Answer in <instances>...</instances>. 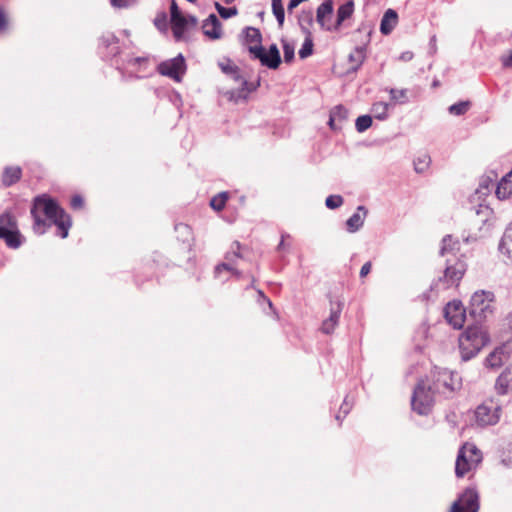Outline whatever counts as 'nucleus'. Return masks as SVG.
I'll return each mask as SVG.
<instances>
[{"instance_id":"nucleus-13","label":"nucleus","mask_w":512,"mask_h":512,"mask_svg":"<svg viewBox=\"0 0 512 512\" xmlns=\"http://www.w3.org/2000/svg\"><path fill=\"white\" fill-rule=\"evenodd\" d=\"M333 15V1L324 0L317 8L316 20L320 26L327 30V26H333L331 18Z\"/></svg>"},{"instance_id":"nucleus-39","label":"nucleus","mask_w":512,"mask_h":512,"mask_svg":"<svg viewBox=\"0 0 512 512\" xmlns=\"http://www.w3.org/2000/svg\"><path fill=\"white\" fill-rule=\"evenodd\" d=\"M344 199L341 195H329L325 200L328 209L334 210L342 206Z\"/></svg>"},{"instance_id":"nucleus-59","label":"nucleus","mask_w":512,"mask_h":512,"mask_svg":"<svg viewBox=\"0 0 512 512\" xmlns=\"http://www.w3.org/2000/svg\"><path fill=\"white\" fill-rule=\"evenodd\" d=\"M186 18L188 19V26L194 27V26L197 25L198 20H197V18L195 16L188 15V16H186Z\"/></svg>"},{"instance_id":"nucleus-44","label":"nucleus","mask_w":512,"mask_h":512,"mask_svg":"<svg viewBox=\"0 0 512 512\" xmlns=\"http://www.w3.org/2000/svg\"><path fill=\"white\" fill-rule=\"evenodd\" d=\"M458 244L457 242H453V239L450 235H447L442 240V247L440 250V254L444 256L447 252H451L454 250V246Z\"/></svg>"},{"instance_id":"nucleus-57","label":"nucleus","mask_w":512,"mask_h":512,"mask_svg":"<svg viewBox=\"0 0 512 512\" xmlns=\"http://www.w3.org/2000/svg\"><path fill=\"white\" fill-rule=\"evenodd\" d=\"M502 65L504 67H511L512 66V51L508 56H503L502 59Z\"/></svg>"},{"instance_id":"nucleus-41","label":"nucleus","mask_w":512,"mask_h":512,"mask_svg":"<svg viewBox=\"0 0 512 512\" xmlns=\"http://www.w3.org/2000/svg\"><path fill=\"white\" fill-rule=\"evenodd\" d=\"M494 187V182L489 177L482 178L479 183V188L476 190V193L488 194L491 189Z\"/></svg>"},{"instance_id":"nucleus-58","label":"nucleus","mask_w":512,"mask_h":512,"mask_svg":"<svg viewBox=\"0 0 512 512\" xmlns=\"http://www.w3.org/2000/svg\"><path fill=\"white\" fill-rule=\"evenodd\" d=\"M399 58L402 61H410L413 58V53L411 51H405L400 55Z\"/></svg>"},{"instance_id":"nucleus-29","label":"nucleus","mask_w":512,"mask_h":512,"mask_svg":"<svg viewBox=\"0 0 512 512\" xmlns=\"http://www.w3.org/2000/svg\"><path fill=\"white\" fill-rule=\"evenodd\" d=\"M390 98L394 103L405 104L408 100V89H395L390 88L389 90Z\"/></svg>"},{"instance_id":"nucleus-48","label":"nucleus","mask_w":512,"mask_h":512,"mask_svg":"<svg viewBox=\"0 0 512 512\" xmlns=\"http://www.w3.org/2000/svg\"><path fill=\"white\" fill-rule=\"evenodd\" d=\"M337 325L334 324L333 322L329 321L328 319H325L323 322H322V326H321V331L324 333V334H331L335 327Z\"/></svg>"},{"instance_id":"nucleus-2","label":"nucleus","mask_w":512,"mask_h":512,"mask_svg":"<svg viewBox=\"0 0 512 512\" xmlns=\"http://www.w3.org/2000/svg\"><path fill=\"white\" fill-rule=\"evenodd\" d=\"M40 210L49 220H51L52 224L58 227V235L62 239L67 238L69 229L72 226L71 217L65 212L63 208L58 205V203L53 198L46 194L38 195L33 200V205L30 212L34 221V232L42 235L51 225L40 217Z\"/></svg>"},{"instance_id":"nucleus-5","label":"nucleus","mask_w":512,"mask_h":512,"mask_svg":"<svg viewBox=\"0 0 512 512\" xmlns=\"http://www.w3.org/2000/svg\"><path fill=\"white\" fill-rule=\"evenodd\" d=\"M433 392L426 387L424 381H420L414 388L411 398L412 409L419 415H427L433 405Z\"/></svg>"},{"instance_id":"nucleus-11","label":"nucleus","mask_w":512,"mask_h":512,"mask_svg":"<svg viewBox=\"0 0 512 512\" xmlns=\"http://www.w3.org/2000/svg\"><path fill=\"white\" fill-rule=\"evenodd\" d=\"M447 266L444 270V281L447 283V287L459 282L465 273V264L457 260L454 264L451 263L450 259H447Z\"/></svg>"},{"instance_id":"nucleus-1","label":"nucleus","mask_w":512,"mask_h":512,"mask_svg":"<svg viewBox=\"0 0 512 512\" xmlns=\"http://www.w3.org/2000/svg\"><path fill=\"white\" fill-rule=\"evenodd\" d=\"M494 294L490 291H476L470 300L469 315L473 318L471 324L459 337V349L463 361L475 357L489 342V336L481 323L493 312Z\"/></svg>"},{"instance_id":"nucleus-53","label":"nucleus","mask_w":512,"mask_h":512,"mask_svg":"<svg viewBox=\"0 0 512 512\" xmlns=\"http://www.w3.org/2000/svg\"><path fill=\"white\" fill-rule=\"evenodd\" d=\"M351 407H352V404H350V403L348 402V399H347V397H346V398L344 399V401H343V403H342L341 407H340V413H342V414H343V417H345V416L349 413V411H350Z\"/></svg>"},{"instance_id":"nucleus-9","label":"nucleus","mask_w":512,"mask_h":512,"mask_svg":"<svg viewBox=\"0 0 512 512\" xmlns=\"http://www.w3.org/2000/svg\"><path fill=\"white\" fill-rule=\"evenodd\" d=\"M453 504H458V512H478L479 494L475 488L468 487Z\"/></svg>"},{"instance_id":"nucleus-24","label":"nucleus","mask_w":512,"mask_h":512,"mask_svg":"<svg viewBox=\"0 0 512 512\" xmlns=\"http://www.w3.org/2000/svg\"><path fill=\"white\" fill-rule=\"evenodd\" d=\"M495 193L498 199H506L512 195V170L497 183Z\"/></svg>"},{"instance_id":"nucleus-33","label":"nucleus","mask_w":512,"mask_h":512,"mask_svg":"<svg viewBox=\"0 0 512 512\" xmlns=\"http://www.w3.org/2000/svg\"><path fill=\"white\" fill-rule=\"evenodd\" d=\"M312 53H313V41H312V38L310 37V33H309L308 36L305 38L298 54L301 59H305V58L311 56Z\"/></svg>"},{"instance_id":"nucleus-4","label":"nucleus","mask_w":512,"mask_h":512,"mask_svg":"<svg viewBox=\"0 0 512 512\" xmlns=\"http://www.w3.org/2000/svg\"><path fill=\"white\" fill-rule=\"evenodd\" d=\"M481 461V454L474 445H464L460 448L456 463L455 474L457 477H463L471 469L475 468Z\"/></svg>"},{"instance_id":"nucleus-54","label":"nucleus","mask_w":512,"mask_h":512,"mask_svg":"<svg viewBox=\"0 0 512 512\" xmlns=\"http://www.w3.org/2000/svg\"><path fill=\"white\" fill-rule=\"evenodd\" d=\"M7 27V17L5 11L0 7V30H5Z\"/></svg>"},{"instance_id":"nucleus-36","label":"nucleus","mask_w":512,"mask_h":512,"mask_svg":"<svg viewBox=\"0 0 512 512\" xmlns=\"http://www.w3.org/2000/svg\"><path fill=\"white\" fill-rule=\"evenodd\" d=\"M470 107L469 101H461L458 103H455L449 107V112L452 115L460 116L465 114Z\"/></svg>"},{"instance_id":"nucleus-22","label":"nucleus","mask_w":512,"mask_h":512,"mask_svg":"<svg viewBox=\"0 0 512 512\" xmlns=\"http://www.w3.org/2000/svg\"><path fill=\"white\" fill-rule=\"evenodd\" d=\"M22 177V169L19 166H7L2 173V184L5 187H10L17 183Z\"/></svg>"},{"instance_id":"nucleus-34","label":"nucleus","mask_w":512,"mask_h":512,"mask_svg":"<svg viewBox=\"0 0 512 512\" xmlns=\"http://www.w3.org/2000/svg\"><path fill=\"white\" fill-rule=\"evenodd\" d=\"M372 125V117L370 115H361L356 119L355 127L359 133L366 131Z\"/></svg>"},{"instance_id":"nucleus-17","label":"nucleus","mask_w":512,"mask_h":512,"mask_svg":"<svg viewBox=\"0 0 512 512\" xmlns=\"http://www.w3.org/2000/svg\"><path fill=\"white\" fill-rule=\"evenodd\" d=\"M354 11V2L349 0L342 5L339 6L337 9V19L336 22L333 24V26H327L328 31H337L339 30L342 23L351 17Z\"/></svg>"},{"instance_id":"nucleus-47","label":"nucleus","mask_w":512,"mask_h":512,"mask_svg":"<svg viewBox=\"0 0 512 512\" xmlns=\"http://www.w3.org/2000/svg\"><path fill=\"white\" fill-rule=\"evenodd\" d=\"M114 8H128L135 4V0H109Z\"/></svg>"},{"instance_id":"nucleus-52","label":"nucleus","mask_w":512,"mask_h":512,"mask_svg":"<svg viewBox=\"0 0 512 512\" xmlns=\"http://www.w3.org/2000/svg\"><path fill=\"white\" fill-rule=\"evenodd\" d=\"M107 49V53L105 54V57H114L120 52V47L118 44L112 45Z\"/></svg>"},{"instance_id":"nucleus-56","label":"nucleus","mask_w":512,"mask_h":512,"mask_svg":"<svg viewBox=\"0 0 512 512\" xmlns=\"http://www.w3.org/2000/svg\"><path fill=\"white\" fill-rule=\"evenodd\" d=\"M443 384L446 388L450 389L451 391L455 390L454 382H453V374H450L449 377L451 379V383L447 382L446 377L447 374H443Z\"/></svg>"},{"instance_id":"nucleus-38","label":"nucleus","mask_w":512,"mask_h":512,"mask_svg":"<svg viewBox=\"0 0 512 512\" xmlns=\"http://www.w3.org/2000/svg\"><path fill=\"white\" fill-rule=\"evenodd\" d=\"M282 47L284 53V61L286 63H291L295 57V47L293 44L288 41L282 40Z\"/></svg>"},{"instance_id":"nucleus-26","label":"nucleus","mask_w":512,"mask_h":512,"mask_svg":"<svg viewBox=\"0 0 512 512\" xmlns=\"http://www.w3.org/2000/svg\"><path fill=\"white\" fill-rule=\"evenodd\" d=\"M242 34L245 43H256V45H261L262 34L258 28L250 26L246 27L243 29Z\"/></svg>"},{"instance_id":"nucleus-37","label":"nucleus","mask_w":512,"mask_h":512,"mask_svg":"<svg viewBox=\"0 0 512 512\" xmlns=\"http://www.w3.org/2000/svg\"><path fill=\"white\" fill-rule=\"evenodd\" d=\"M215 8L223 19H228L238 14V9L235 6L226 8L218 2H215Z\"/></svg>"},{"instance_id":"nucleus-43","label":"nucleus","mask_w":512,"mask_h":512,"mask_svg":"<svg viewBox=\"0 0 512 512\" xmlns=\"http://www.w3.org/2000/svg\"><path fill=\"white\" fill-rule=\"evenodd\" d=\"M330 114H332L337 120L344 121L348 119L349 112L343 105H337L332 109Z\"/></svg>"},{"instance_id":"nucleus-60","label":"nucleus","mask_w":512,"mask_h":512,"mask_svg":"<svg viewBox=\"0 0 512 512\" xmlns=\"http://www.w3.org/2000/svg\"><path fill=\"white\" fill-rule=\"evenodd\" d=\"M285 237H289V235L288 234H282L281 241L278 244L277 250H282L284 248V239H285Z\"/></svg>"},{"instance_id":"nucleus-32","label":"nucleus","mask_w":512,"mask_h":512,"mask_svg":"<svg viewBox=\"0 0 512 512\" xmlns=\"http://www.w3.org/2000/svg\"><path fill=\"white\" fill-rule=\"evenodd\" d=\"M227 199L228 193L221 192L211 199L210 206L216 211H221L225 207Z\"/></svg>"},{"instance_id":"nucleus-49","label":"nucleus","mask_w":512,"mask_h":512,"mask_svg":"<svg viewBox=\"0 0 512 512\" xmlns=\"http://www.w3.org/2000/svg\"><path fill=\"white\" fill-rule=\"evenodd\" d=\"M70 205L73 209H80L84 205V200L80 195H74L71 198Z\"/></svg>"},{"instance_id":"nucleus-7","label":"nucleus","mask_w":512,"mask_h":512,"mask_svg":"<svg viewBox=\"0 0 512 512\" xmlns=\"http://www.w3.org/2000/svg\"><path fill=\"white\" fill-rule=\"evenodd\" d=\"M501 406L493 400L485 401L475 410L476 423L481 427L496 425L501 417Z\"/></svg>"},{"instance_id":"nucleus-8","label":"nucleus","mask_w":512,"mask_h":512,"mask_svg":"<svg viewBox=\"0 0 512 512\" xmlns=\"http://www.w3.org/2000/svg\"><path fill=\"white\" fill-rule=\"evenodd\" d=\"M157 71L163 76H167L176 82H180L186 72V63L184 56L178 54L176 57L163 61L157 66Z\"/></svg>"},{"instance_id":"nucleus-31","label":"nucleus","mask_w":512,"mask_h":512,"mask_svg":"<svg viewBox=\"0 0 512 512\" xmlns=\"http://www.w3.org/2000/svg\"><path fill=\"white\" fill-rule=\"evenodd\" d=\"M272 11L278 24L282 26L285 19V11L282 0H272Z\"/></svg>"},{"instance_id":"nucleus-3","label":"nucleus","mask_w":512,"mask_h":512,"mask_svg":"<svg viewBox=\"0 0 512 512\" xmlns=\"http://www.w3.org/2000/svg\"><path fill=\"white\" fill-rule=\"evenodd\" d=\"M220 68L223 73L231 76L235 81L239 82L241 85L238 89L230 92V99L234 100L235 102H238L240 100L245 101L248 98V95L251 92L256 91L257 88L260 86V79H258L256 82H248L246 79H243L240 76L239 67L230 63V61L226 64L221 63Z\"/></svg>"},{"instance_id":"nucleus-25","label":"nucleus","mask_w":512,"mask_h":512,"mask_svg":"<svg viewBox=\"0 0 512 512\" xmlns=\"http://www.w3.org/2000/svg\"><path fill=\"white\" fill-rule=\"evenodd\" d=\"M172 32L174 38L179 41L183 38L184 32L188 27V19L183 14L171 19Z\"/></svg>"},{"instance_id":"nucleus-35","label":"nucleus","mask_w":512,"mask_h":512,"mask_svg":"<svg viewBox=\"0 0 512 512\" xmlns=\"http://www.w3.org/2000/svg\"><path fill=\"white\" fill-rule=\"evenodd\" d=\"M430 163H431L430 156L427 154H424L422 156H419L414 161V169L417 173H422L429 167Z\"/></svg>"},{"instance_id":"nucleus-50","label":"nucleus","mask_w":512,"mask_h":512,"mask_svg":"<svg viewBox=\"0 0 512 512\" xmlns=\"http://www.w3.org/2000/svg\"><path fill=\"white\" fill-rule=\"evenodd\" d=\"M166 19H167L166 14L164 12H162V13L158 14L157 17L154 19V25L157 28L162 29L166 25Z\"/></svg>"},{"instance_id":"nucleus-30","label":"nucleus","mask_w":512,"mask_h":512,"mask_svg":"<svg viewBox=\"0 0 512 512\" xmlns=\"http://www.w3.org/2000/svg\"><path fill=\"white\" fill-rule=\"evenodd\" d=\"M0 228L4 230L17 228V221L15 217L9 212L2 213L0 215Z\"/></svg>"},{"instance_id":"nucleus-21","label":"nucleus","mask_w":512,"mask_h":512,"mask_svg":"<svg viewBox=\"0 0 512 512\" xmlns=\"http://www.w3.org/2000/svg\"><path fill=\"white\" fill-rule=\"evenodd\" d=\"M366 59V46H357L349 54L348 61L351 64L348 72H357Z\"/></svg>"},{"instance_id":"nucleus-63","label":"nucleus","mask_w":512,"mask_h":512,"mask_svg":"<svg viewBox=\"0 0 512 512\" xmlns=\"http://www.w3.org/2000/svg\"><path fill=\"white\" fill-rule=\"evenodd\" d=\"M458 508H459V507H458V504H452V507H451L450 512H458V511H457V510H458Z\"/></svg>"},{"instance_id":"nucleus-23","label":"nucleus","mask_w":512,"mask_h":512,"mask_svg":"<svg viewBox=\"0 0 512 512\" xmlns=\"http://www.w3.org/2000/svg\"><path fill=\"white\" fill-rule=\"evenodd\" d=\"M470 212L475 218L474 221L481 224H485L493 213L492 209L485 203H479L472 206L470 208Z\"/></svg>"},{"instance_id":"nucleus-16","label":"nucleus","mask_w":512,"mask_h":512,"mask_svg":"<svg viewBox=\"0 0 512 512\" xmlns=\"http://www.w3.org/2000/svg\"><path fill=\"white\" fill-rule=\"evenodd\" d=\"M203 33L205 36L210 39H219L221 38V23L215 14H210L206 20L203 22Z\"/></svg>"},{"instance_id":"nucleus-10","label":"nucleus","mask_w":512,"mask_h":512,"mask_svg":"<svg viewBox=\"0 0 512 512\" xmlns=\"http://www.w3.org/2000/svg\"><path fill=\"white\" fill-rule=\"evenodd\" d=\"M445 318L455 329H461L466 319V310L460 301L447 304L444 310Z\"/></svg>"},{"instance_id":"nucleus-6","label":"nucleus","mask_w":512,"mask_h":512,"mask_svg":"<svg viewBox=\"0 0 512 512\" xmlns=\"http://www.w3.org/2000/svg\"><path fill=\"white\" fill-rule=\"evenodd\" d=\"M248 51L261 65L269 69H277L281 64V56L276 44H271L266 50L262 45L249 46Z\"/></svg>"},{"instance_id":"nucleus-62","label":"nucleus","mask_w":512,"mask_h":512,"mask_svg":"<svg viewBox=\"0 0 512 512\" xmlns=\"http://www.w3.org/2000/svg\"><path fill=\"white\" fill-rule=\"evenodd\" d=\"M231 273L237 278V279H240L242 277V272L233 268V270L231 271Z\"/></svg>"},{"instance_id":"nucleus-12","label":"nucleus","mask_w":512,"mask_h":512,"mask_svg":"<svg viewBox=\"0 0 512 512\" xmlns=\"http://www.w3.org/2000/svg\"><path fill=\"white\" fill-rule=\"evenodd\" d=\"M498 251L508 265H512V222L506 227L498 244Z\"/></svg>"},{"instance_id":"nucleus-18","label":"nucleus","mask_w":512,"mask_h":512,"mask_svg":"<svg viewBox=\"0 0 512 512\" xmlns=\"http://www.w3.org/2000/svg\"><path fill=\"white\" fill-rule=\"evenodd\" d=\"M0 238L4 239L6 245L11 249H18L23 243V236L18 227L11 230L0 228Z\"/></svg>"},{"instance_id":"nucleus-28","label":"nucleus","mask_w":512,"mask_h":512,"mask_svg":"<svg viewBox=\"0 0 512 512\" xmlns=\"http://www.w3.org/2000/svg\"><path fill=\"white\" fill-rule=\"evenodd\" d=\"M503 348H496L486 358V365L492 368L500 367L503 363Z\"/></svg>"},{"instance_id":"nucleus-19","label":"nucleus","mask_w":512,"mask_h":512,"mask_svg":"<svg viewBox=\"0 0 512 512\" xmlns=\"http://www.w3.org/2000/svg\"><path fill=\"white\" fill-rule=\"evenodd\" d=\"M234 247L237 249V251L227 252L226 255H225V259L228 262L220 263V264H218L215 267L214 273H215L216 277H219L223 270L231 272L233 270V268H234L233 265H232V262H234L235 258H240L241 257V255L239 253L240 243L238 241H235L232 244V248H234Z\"/></svg>"},{"instance_id":"nucleus-61","label":"nucleus","mask_w":512,"mask_h":512,"mask_svg":"<svg viewBox=\"0 0 512 512\" xmlns=\"http://www.w3.org/2000/svg\"><path fill=\"white\" fill-rule=\"evenodd\" d=\"M336 120H337V119H336L335 117H333V115H332V114H330V118H329V122H328V124H329V126H330L332 129H335V128H336V127H335V121H336Z\"/></svg>"},{"instance_id":"nucleus-40","label":"nucleus","mask_w":512,"mask_h":512,"mask_svg":"<svg viewBox=\"0 0 512 512\" xmlns=\"http://www.w3.org/2000/svg\"><path fill=\"white\" fill-rule=\"evenodd\" d=\"M175 231L179 234V236H181V240L183 242L188 241L189 237L191 236V228L184 223L176 224Z\"/></svg>"},{"instance_id":"nucleus-51","label":"nucleus","mask_w":512,"mask_h":512,"mask_svg":"<svg viewBox=\"0 0 512 512\" xmlns=\"http://www.w3.org/2000/svg\"><path fill=\"white\" fill-rule=\"evenodd\" d=\"M181 11L176 3L175 0H172L171 1V5H170V20L181 15Z\"/></svg>"},{"instance_id":"nucleus-14","label":"nucleus","mask_w":512,"mask_h":512,"mask_svg":"<svg viewBox=\"0 0 512 512\" xmlns=\"http://www.w3.org/2000/svg\"><path fill=\"white\" fill-rule=\"evenodd\" d=\"M368 214V210L365 206L360 205L357 207V210L355 213H353L346 221V230L349 233H355L359 231L363 224L364 220Z\"/></svg>"},{"instance_id":"nucleus-42","label":"nucleus","mask_w":512,"mask_h":512,"mask_svg":"<svg viewBox=\"0 0 512 512\" xmlns=\"http://www.w3.org/2000/svg\"><path fill=\"white\" fill-rule=\"evenodd\" d=\"M341 311L342 304L340 302H337L335 305L332 303L330 309V316L327 319L337 325L339 322Z\"/></svg>"},{"instance_id":"nucleus-20","label":"nucleus","mask_w":512,"mask_h":512,"mask_svg":"<svg viewBox=\"0 0 512 512\" xmlns=\"http://www.w3.org/2000/svg\"><path fill=\"white\" fill-rule=\"evenodd\" d=\"M398 22V14L393 9H388L385 11L381 23H380V32L383 35H389Z\"/></svg>"},{"instance_id":"nucleus-46","label":"nucleus","mask_w":512,"mask_h":512,"mask_svg":"<svg viewBox=\"0 0 512 512\" xmlns=\"http://www.w3.org/2000/svg\"><path fill=\"white\" fill-rule=\"evenodd\" d=\"M313 22V13L312 11L303 12L299 18V23L302 29L309 34V31L303 26L304 23L307 25H311Z\"/></svg>"},{"instance_id":"nucleus-64","label":"nucleus","mask_w":512,"mask_h":512,"mask_svg":"<svg viewBox=\"0 0 512 512\" xmlns=\"http://www.w3.org/2000/svg\"><path fill=\"white\" fill-rule=\"evenodd\" d=\"M343 418H344V417H343V416H341V415H340V413H339V414H337V415L335 416V419H336L340 424H341V421H342V419H343Z\"/></svg>"},{"instance_id":"nucleus-55","label":"nucleus","mask_w":512,"mask_h":512,"mask_svg":"<svg viewBox=\"0 0 512 512\" xmlns=\"http://www.w3.org/2000/svg\"><path fill=\"white\" fill-rule=\"evenodd\" d=\"M371 267H372L371 262H370V261L366 262V263L361 267V270H360V277H362V278H363V277L367 276V275L370 273V271H371Z\"/></svg>"},{"instance_id":"nucleus-15","label":"nucleus","mask_w":512,"mask_h":512,"mask_svg":"<svg viewBox=\"0 0 512 512\" xmlns=\"http://www.w3.org/2000/svg\"><path fill=\"white\" fill-rule=\"evenodd\" d=\"M495 390L499 395H506L512 390V365L507 366L498 376Z\"/></svg>"},{"instance_id":"nucleus-27","label":"nucleus","mask_w":512,"mask_h":512,"mask_svg":"<svg viewBox=\"0 0 512 512\" xmlns=\"http://www.w3.org/2000/svg\"><path fill=\"white\" fill-rule=\"evenodd\" d=\"M390 107L389 103L386 102H376L371 107V112L373 116L378 120H386L388 118V109Z\"/></svg>"},{"instance_id":"nucleus-45","label":"nucleus","mask_w":512,"mask_h":512,"mask_svg":"<svg viewBox=\"0 0 512 512\" xmlns=\"http://www.w3.org/2000/svg\"><path fill=\"white\" fill-rule=\"evenodd\" d=\"M119 40L114 34H106L100 38V45L109 48L112 45L118 44Z\"/></svg>"}]
</instances>
